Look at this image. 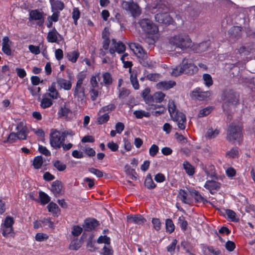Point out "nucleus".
Returning a JSON list of instances; mask_svg holds the SVG:
<instances>
[{"label": "nucleus", "instance_id": "8fccbe9b", "mask_svg": "<svg viewBox=\"0 0 255 255\" xmlns=\"http://www.w3.org/2000/svg\"><path fill=\"white\" fill-rule=\"evenodd\" d=\"M178 223L179 224L180 226L183 231H185L186 230L188 223L187 221L185 220V218L183 216H182L179 217Z\"/></svg>", "mask_w": 255, "mask_h": 255}, {"label": "nucleus", "instance_id": "603ef678", "mask_svg": "<svg viewBox=\"0 0 255 255\" xmlns=\"http://www.w3.org/2000/svg\"><path fill=\"white\" fill-rule=\"evenodd\" d=\"M219 133V130L218 129H209L205 135L206 137L209 138H212L215 137Z\"/></svg>", "mask_w": 255, "mask_h": 255}, {"label": "nucleus", "instance_id": "5fc2aeb1", "mask_svg": "<svg viewBox=\"0 0 255 255\" xmlns=\"http://www.w3.org/2000/svg\"><path fill=\"white\" fill-rule=\"evenodd\" d=\"M99 244L104 243L107 244L106 246L110 245V238L107 236H101L97 240Z\"/></svg>", "mask_w": 255, "mask_h": 255}, {"label": "nucleus", "instance_id": "4468645a", "mask_svg": "<svg viewBox=\"0 0 255 255\" xmlns=\"http://www.w3.org/2000/svg\"><path fill=\"white\" fill-rule=\"evenodd\" d=\"M209 91H203L201 88H197L191 93V97L198 100L202 101L206 99L210 96Z\"/></svg>", "mask_w": 255, "mask_h": 255}, {"label": "nucleus", "instance_id": "338daca9", "mask_svg": "<svg viewBox=\"0 0 255 255\" xmlns=\"http://www.w3.org/2000/svg\"><path fill=\"white\" fill-rule=\"evenodd\" d=\"M82 228L79 226H74L72 228V234L77 237L79 236L82 232Z\"/></svg>", "mask_w": 255, "mask_h": 255}, {"label": "nucleus", "instance_id": "6e6d98bb", "mask_svg": "<svg viewBox=\"0 0 255 255\" xmlns=\"http://www.w3.org/2000/svg\"><path fill=\"white\" fill-rule=\"evenodd\" d=\"M114 251L110 245H105L103 249V255H113Z\"/></svg>", "mask_w": 255, "mask_h": 255}, {"label": "nucleus", "instance_id": "f8f14e48", "mask_svg": "<svg viewBox=\"0 0 255 255\" xmlns=\"http://www.w3.org/2000/svg\"><path fill=\"white\" fill-rule=\"evenodd\" d=\"M182 66L183 70V73L192 75L196 73L198 70V67L194 64L188 63L186 58H184L182 61Z\"/></svg>", "mask_w": 255, "mask_h": 255}, {"label": "nucleus", "instance_id": "c85d7f7f", "mask_svg": "<svg viewBox=\"0 0 255 255\" xmlns=\"http://www.w3.org/2000/svg\"><path fill=\"white\" fill-rule=\"evenodd\" d=\"M208 45L206 42H201L199 44L194 45L193 50H195L197 53H201L205 51Z\"/></svg>", "mask_w": 255, "mask_h": 255}, {"label": "nucleus", "instance_id": "4d7b16f0", "mask_svg": "<svg viewBox=\"0 0 255 255\" xmlns=\"http://www.w3.org/2000/svg\"><path fill=\"white\" fill-rule=\"evenodd\" d=\"M238 149L237 147H233L227 153V155L231 158H236L238 155Z\"/></svg>", "mask_w": 255, "mask_h": 255}, {"label": "nucleus", "instance_id": "9b49d317", "mask_svg": "<svg viewBox=\"0 0 255 255\" xmlns=\"http://www.w3.org/2000/svg\"><path fill=\"white\" fill-rule=\"evenodd\" d=\"M14 224L13 218L7 216L4 219L3 224L1 225L2 234L5 237L13 231L12 225Z\"/></svg>", "mask_w": 255, "mask_h": 255}, {"label": "nucleus", "instance_id": "c756f323", "mask_svg": "<svg viewBox=\"0 0 255 255\" xmlns=\"http://www.w3.org/2000/svg\"><path fill=\"white\" fill-rule=\"evenodd\" d=\"M56 83L53 82L51 86L49 88L48 91H49V96L52 99H56L59 96V93L56 89Z\"/></svg>", "mask_w": 255, "mask_h": 255}, {"label": "nucleus", "instance_id": "1a4fd4ad", "mask_svg": "<svg viewBox=\"0 0 255 255\" xmlns=\"http://www.w3.org/2000/svg\"><path fill=\"white\" fill-rule=\"evenodd\" d=\"M170 5L166 0H155L152 6L151 10L153 13L168 12Z\"/></svg>", "mask_w": 255, "mask_h": 255}, {"label": "nucleus", "instance_id": "f03ea898", "mask_svg": "<svg viewBox=\"0 0 255 255\" xmlns=\"http://www.w3.org/2000/svg\"><path fill=\"white\" fill-rule=\"evenodd\" d=\"M168 111L171 119L177 123L179 129L183 130L185 128L186 118L182 112L176 111V106L173 101L168 103Z\"/></svg>", "mask_w": 255, "mask_h": 255}, {"label": "nucleus", "instance_id": "69168bd1", "mask_svg": "<svg viewBox=\"0 0 255 255\" xmlns=\"http://www.w3.org/2000/svg\"><path fill=\"white\" fill-rule=\"evenodd\" d=\"M226 213L229 218H230L232 221L235 222L237 221V220L236 218V213L230 209H227L226 210Z\"/></svg>", "mask_w": 255, "mask_h": 255}, {"label": "nucleus", "instance_id": "680f3d73", "mask_svg": "<svg viewBox=\"0 0 255 255\" xmlns=\"http://www.w3.org/2000/svg\"><path fill=\"white\" fill-rule=\"evenodd\" d=\"M80 12L78 8H74L72 12V18L74 21V24H77V20L79 18Z\"/></svg>", "mask_w": 255, "mask_h": 255}, {"label": "nucleus", "instance_id": "052dcab7", "mask_svg": "<svg viewBox=\"0 0 255 255\" xmlns=\"http://www.w3.org/2000/svg\"><path fill=\"white\" fill-rule=\"evenodd\" d=\"M212 108L211 107H206L200 110L198 114L199 117H203L208 115L211 112Z\"/></svg>", "mask_w": 255, "mask_h": 255}, {"label": "nucleus", "instance_id": "aec40b11", "mask_svg": "<svg viewBox=\"0 0 255 255\" xmlns=\"http://www.w3.org/2000/svg\"><path fill=\"white\" fill-rule=\"evenodd\" d=\"M112 44L114 45V48L116 49V52L118 53H124L126 50L125 45L121 41L117 42L116 40L113 39L112 40Z\"/></svg>", "mask_w": 255, "mask_h": 255}, {"label": "nucleus", "instance_id": "bf43d9fd", "mask_svg": "<svg viewBox=\"0 0 255 255\" xmlns=\"http://www.w3.org/2000/svg\"><path fill=\"white\" fill-rule=\"evenodd\" d=\"M100 73H99L96 74L95 76H93L90 79V84L92 86V88L95 89L96 87H98V83L97 81V77L99 78L100 76Z\"/></svg>", "mask_w": 255, "mask_h": 255}, {"label": "nucleus", "instance_id": "a878e982", "mask_svg": "<svg viewBox=\"0 0 255 255\" xmlns=\"http://www.w3.org/2000/svg\"><path fill=\"white\" fill-rule=\"evenodd\" d=\"M220 183L218 182H217L216 181H213V180H208L206 181V182L205 184L204 187L209 190L210 191H211L212 190H217L220 188Z\"/></svg>", "mask_w": 255, "mask_h": 255}, {"label": "nucleus", "instance_id": "0e129e2a", "mask_svg": "<svg viewBox=\"0 0 255 255\" xmlns=\"http://www.w3.org/2000/svg\"><path fill=\"white\" fill-rule=\"evenodd\" d=\"M152 223L153 224V227L155 230L159 231L160 230L161 222L159 219L155 218H152Z\"/></svg>", "mask_w": 255, "mask_h": 255}, {"label": "nucleus", "instance_id": "5701e85b", "mask_svg": "<svg viewBox=\"0 0 255 255\" xmlns=\"http://www.w3.org/2000/svg\"><path fill=\"white\" fill-rule=\"evenodd\" d=\"M57 83L60 88H63L66 90H70L72 87V84L70 81L61 78H57Z\"/></svg>", "mask_w": 255, "mask_h": 255}, {"label": "nucleus", "instance_id": "cd10ccee", "mask_svg": "<svg viewBox=\"0 0 255 255\" xmlns=\"http://www.w3.org/2000/svg\"><path fill=\"white\" fill-rule=\"evenodd\" d=\"M133 50L137 57H141L143 54H146L143 48L138 44L133 43L132 45Z\"/></svg>", "mask_w": 255, "mask_h": 255}, {"label": "nucleus", "instance_id": "2eb2a0df", "mask_svg": "<svg viewBox=\"0 0 255 255\" xmlns=\"http://www.w3.org/2000/svg\"><path fill=\"white\" fill-rule=\"evenodd\" d=\"M16 130H17L16 133L17 135V139L20 140L26 139L28 129L27 127L23 125V123L20 122L17 124L16 127Z\"/></svg>", "mask_w": 255, "mask_h": 255}, {"label": "nucleus", "instance_id": "dca6fc26", "mask_svg": "<svg viewBox=\"0 0 255 255\" xmlns=\"http://www.w3.org/2000/svg\"><path fill=\"white\" fill-rule=\"evenodd\" d=\"M127 221L129 223H134L137 225H143L146 220L141 215H130L127 217Z\"/></svg>", "mask_w": 255, "mask_h": 255}, {"label": "nucleus", "instance_id": "774afa93", "mask_svg": "<svg viewBox=\"0 0 255 255\" xmlns=\"http://www.w3.org/2000/svg\"><path fill=\"white\" fill-rule=\"evenodd\" d=\"M70 110L65 106L61 107L59 111L58 114L63 117H66L70 113Z\"/></svg>", "mask_w": 255, "mask_h": 255}, {"label": "nucleus", "instance_id": "393cba45", "mask_svg": "<svg viewBox=\"0 0 255 255\" xmlns=\"http://www.w3.org/2000/svg\"><path fill=\"white\" fill-rule=\"evenodd\" d=\"M62 187L61 182L59 180H56L52 183L51 191L55 195H59L61 193Z\"/></svg>", "mask_w": 255, "mask_h": 255}, {"label": "nucleus", "instance_id": "20e7f679", "mask_svg": "<svg viewBox=\"0 0 255 255\" xmlns=\"http://www.w3.org/2000/svg\"><path fill=\"white\" fill-rule=\"evenodd\" d=\"M243 136L242 127L239 124H231L228 129L227 139L230 142H240Z\"/></svg>", "mask_w": 255, "mask_h": 255}, {"label": "nucleus", "instance_id": "a18cd8bd", "mask_svg": "<svg viewBox=\"0 0 255 255\" xmlns=\"http://www.w3.org/2000/svg\"><path fill=\"white\" fill-rule=\"evenodd\" d=\"M53 165L59 171H63L66 168V165L58 160L53 162Z\"/></svg>", "mask_w": 255, "mask_h": 255}, {"label": "nucleus", "instance_id": "4c0bfd02", "mask_svg": "<svg viewBox=\"0 0 255 255\" xmlns=\"http://www.w3.org/2000/svg\"><path fill=\"white\" fill-rule=\"evenodd\" d=\"M165 97L164 94L161 92H156L153 95L154 103H160L163 101Z\"/></svg>", "mask_w": 255, "mask_h": 255}, {"label": "nucleus", "instance_id": "c03bdc74", "mask_svg": "<svg viewBox=\"0 0 255 255\" xmlns=\"http://www.w3.org/2000/svg\"><path fill=\"white\" fill-rule=\"evenodd\" d=\"M133 114L137 119H141L143 117H149L150 116L149 113L143 110L135 111L133 112Z\"/></svg>", "mask_w": 255, "mask_h": 255}, {"label": "nucleus", "instance_id": "e433bc0d", "mask_svg": "<svg viewBox=\"0 0 255 255\" xmlns=\"http://www.w3.org/2000/svg\"><path fill=\"white\" fill-rule=\"evenodd\" d=\"M130 81L134 89L135 90H138L139 88V85L137 79L136 73L131 74L130 76Z\"/></svg>", "mask_w": 255, "mask_h": 255}, {"label": "nucleus", "instance_id": "37998d69", "mask_svg": "<svg viewBox=\"0 0 255 255\" xmlns=\"http://www.w3.org/2000/svg\"><path fill=\"white\" fill-rule=\"evenodd\" d=\"M165 225L167 232L171 233L174 231V225L171 219H166L165 221Z\"/></svg>", "mask_w": 255, "mask_h": 255}, {"label": "nucleus", "instance_id": "39448f33", "mask_svg": "<svg viewBox=\"0 0 255 255\" xmlns=\"http://www.w3.org/2000/svg\"><path fill=\"white\" fill-rule=\"evenodd\" d=\"M85 76L80 73L77 76L78 80L76 83V86L74 90V96L77 99L79 102L83 103L85 98V88L82 86L83 80Z\"/></svg>", "mask_w": 255, "mask_h": 255}, {"label": "nucleus", "instance_id": "4be33fe9", "mask_svg": "<svg viewBox=\"0 0 255 255\" xmlns=\"http://www.w3.org/2000/svg\"><path fill=\"white\" fill-rule=\"evenodd\" d=\"M51 5L52 11L62 10L64 7V4L63 2L58 0H49Z\"/></svg>", "mask_w": 255, "mask_h": 255}, {"label": "nucleus", "instance_id": "b1692460", "mask_svg": "<svg viewBox=\"0 0 255 255\" xmlns=\"http://www.w3.org/2000/svg\"><path fill=\"white\" fill-rule=\"evenodd\" d=\"M57 35H59V33L56 30L55 28L54 27L48 33L47 36V41L50 43L57 42L58 39Z\"/></svg>", "mask_w": 255, "mask_h": 255}, {"label": "nucleus", "instance_id": "f257e3e1", "mask_svg": "<svg viewBox=\"0 0 255 255\" xmlns=\"http://www.w3.org/2000/svg\"><path fill=\"white\" fill-rule=\"evenodd\" d=\"M169 43L182 50L193 47L191 38L185 33H180L171 37L169 39Z\"/></svg>", "mask_w": 255, "mask_h": 255}, {"label": "nucleus", "instance_id": "bb28decb", "mask_svg": "<svg viewBox=\"0 0 255 255\" xmlns=\"http://www.w3.org/2000/svg\"><path fill=\"white\" fill-rule=\"evenodd\" d=\"M190 192L191 195L194 197L196 202H203V203L207 202V200L204 199L197 191L192 190Z\"/></svg>", "mask_w": 255, "mask_h": 255}, {"label": "nucleus", "instance_id": "412c9836", "mask_svg": "<svg viewBox=\"0 0 255 255\" xmlns=\"http://www.w3.org/2000/svg\"><path fill=\"white\" fill-rule=\"evenodd\" d=\"M139 59V62L143 66L146 67H151L153 66V63L150 59L148 57L146 54H143L141 57H138Z\"/></svg>", "mask_w": 255, "mask_h": 255}, {"label": "nucleus", "instance_id": "13d9d810", "mask_svg": "<svg viewBox=\"0 0 255 255\" xmlns=\"http://www.w3.org/2000/svg\"><path fill=\"white\" fill-rule=\"evenodd\" d=\"M181 246L183 248V249L186 251L187 253H190L191 252L193 249V247L192 245L187 241H182L181 242Z\"/></svg>", "mask_w": 255, "mask_h": 255}, {"label": "nucleus", "instance_id": "f704fd0d", "mask_svg": "<svg viewBox=\"0 0 255 255\" xmlns=\"http://www.w3.org/2000/svg\"><path fill=\"white\" fill-rule=\"evenodd\" d=\"M183 167L187 174L189 175H193L194 173V168L193 166L188 161H184L183 163Z\"/></svg>", "mask_w": 255, "mask_h": 255}, {"label": "nucleus", "instance_id": "6e6552de", "mask_svg": "<svg viewBox=\"0 0 255 255\" xmlns=\"http://www.w3.org/2000/svg\"><path fill=\"white\" fill-rule=\"evenodd\" d=\"M64 142L61 135V132L56 129H52L50 134V143L55 149L60 148Z\"/></svg>", "mask_w": 255, "mask_h": 255}, {"label": "nucleus", "instance_id": "423d86ee", "mask_svg": "<svg viewBox=\"0 0 255 255\" xmlns=\"http://www.w3.org/2000/svg\"><path fill=\"white\" fill-rule=\"evenodd\" d=\"M138 24L142 30L145 33L154 35L158 32V28L151 20L147 18L139 20Z\"/></svg>", "mask_w": 255, "mask_h": 255}, {"label": "nucleus", "instance_id": "864d4df0", "mask_svg": "<svg viewBox=\"0 0 255 255\" xmlns=\"http://www.w3.org/2000/svg\"><path fill=\"white\" fill-rule=\"evenodd\" d=\"M130 94L129 90L123 88L120 89L119 98L120 99H125Z\"/></svg>", "mask_w": 255, "mask_h": 255}, {"label": "nucleus", "instance_id": "6ab92c4d", "mask_svg": "<svg viewBox=\"0 0 255 255\" xmlns=\"http://www.w3.org/2000/svg\"><path fill=\"white\" fill-rule=\"evenodd\" d=\"M176 85V82L174 81H164L159 82L157 84L156 87L158 89L163 90H167Z\"/></svg>", "mask_w": 255, "mask_h": 255}, {"label": "nucleus", "instance_id": "473e14b6", "mask_svg": "<svg viewBox=\"0 0 255 255\" xmlns=\"http://www.w3.org/2000/svg\"><path fill=\"white\" fill-rule=\"evenodd\" d=\"M125 171L127 175L130 176L132 180H136L137 179V174L135 172V169L131 168L128 165L125 166Z\"/></svg>", "mask_w": 255, "mask_h": 255}, {"label": "nucleus", "instance_id": "a19ab883", "mask_svg": "<svg viewBox=\"0 0 255 255\" xmlns=\"http://www.w3.org/2000/svg\"><path fill=\"white\" fill-rule=\"evenodd\" d=\"M103 82L107 86L111 85L113 82V79L111 74L109 72H105L103 74Z\"/></svg>", "mask_w": 255, "mask_h": 255}, {"label": "nucleus", "instance_id": "a211bd4d", "mask_svg": "<svg viewBox=\"0 0 255 255\" xmlns=\"http://www.w3.org/2000/svg\"><path fill=\"white\" fill-rule=\"evenodd\" d=\"M11 41H10L8 37L4 36L2 39V51L8 56L11 55V50L10 48V44Z\"/></svg>", "mask_w": 255, "mask_h": 255}, {"label": "nucleus", "instance_id": "09e8293b", "mask_svg": "<svg viewBox=\"0 0 255 255\" xmlns=\"http://www.w3.org/2000/svg\"><path fill=\"white\" fill-rule=\"evenodd\" d=\"M203 78L205 81V84L207 87H210L213 84V80L211 76L209 74H204Z\"/></svg>", "mask_w": 255, "mask_h": 255}, {"label": "nucleus", "instance_id": "72a5a7b5", "mask_svg": "<svg viewBox=\"0 0 255 255\" xmlns=\"http://www.w3.org/2000/svg\"><path fill=\"white\" fill-rule=\"evenodd\" d=\"M79 52L77 51L69 52L67 54V57L69 61L75 63L78 58L79 57Z\"/></svg>", "mask_w": 255, "mask_h": 255}, {"label": "nucleus", "instance_id": "e2e57ef3", "mask_svg": "<svg viewBox=\"0 0 255 255\" xmlns=\"http://www.w3.org/2000/svg\"><path fill=\"white\" fill-rule=\"evenodd\" d=\"M159 151V147L156 144L151 145L149 149V153L151 156L154 157Z\"/></svg>", "mask_w": 255, "mask_h": 255}, {"label": "nucleus", "instance_id": "0eeeda50", "mask_svg": "<svg viewBox=\"0 0 255 255\" xmlns=\"http://www.w3.org/2000/svg\"><path fill=\"white\" fill-rule=\"evenodd\" d=\"M122 8L129 12L134 18L139 16L141 14V8L137 3L133 0L123 1L122 3Z\"/></svg>", "mask_w": 255, "mask_h": 255}, {"label": "nucleus", "instance_id": "7c9ffc66", "mask_svg": "<svg viewBox=\"0 0 255 255\" xmlns=\"http://www.w3.org/2000/svg\"><path fill=\"white\" fill-rule=\"evenodd\" d=\"M144 185L149 189H152L156 187V184L154 183L150 174L147 175L145 179Z\"/></svg>", "mask_w": 255, "mask_h": 255}, {"label": "nucleus", "instance_id": "ea45409f", "mask_svg": "<svg viewBox=\"0 0 255 255\" xmlns=\"http://www.w3.org/2000/svg\"><path fill=\"white\" fill-rule=\"evenodd\" d=\"M116 106L114 104H110L107 106H104L102 107L99 111V114H102L105 112H107V113H109L112 111H114L116 109Z\"/></svg>", "mask_w": 255, "mask_h": 255}, {"label": "nucleus", "instance_id": "2f4dec72", "mask_svg": "<svg viewBox=\"0 0 255 255\" xmlns=\"http://www.w3.org/2000/svg\"><path fill=\"white\" fill-rule=\"evenodd\" d=\"M188 193L183 189H180L179 191L178 197L180 199L182 202L185 204H189L190 201L187 198Z\"/></svg>", "mask_w": 255, "mask_h": 255}, {"label": "nucleus", "instance_id": "de8ad7c7", "mask_svg": "<svg viewBox=\"0 0 255 255\" xmlns=\"http://www.w3.org/2000/svg\"><path fill=\"white\" fill-rule=\"evenodd\" d=\"M183 73V67L182 66V63L179 66L176 67L174 68L171 72V75L174 76H178L181 74Z\"/></svg>", "mask_w": 255, "mask_h": 255}, {"label": "nucleus", "instance_id": "f3484780", "mask_svg": "<svg viewBox=\"0 0 255 255\" xmlns=\"http://www.w3.org/2000/svg\"><path fill=\"white\" fill-rule=\"evenodd\" d=\"M99 225L98 221L95 219H86L84 221L83 228L86 231H91Z\"/></svg>", "mask_w": 255, "mask_h": 255}, {"label": "nucleus", "instance_id": "c9c22d12", "mask_svg": "<svg viewBox=\"0 0 255 255\" xmlns=\"http://www.w3.org/2000/svg\"><path fill=\"white\" fill-rule=\"evenodd\" d=\"M98 115L99 116L97 118V120L99 125H102L105 123H107L110 119V117L108 113H105L103 115H101V114H99V112Z\"/></svg>", "mask_w": 255, "mask_h": 255}, {"label": "nucleus", "instance_id": "49530a36", "mask_svg": "<svg viewBox=\"0 0 255 255\" xmlns=\"http://www.w3.org/2000/svg\"><path fill=\"white\" fill-rule=\"evenodd\" d=\"M81 247V243L78 240H73L70 245L69 249L71 250H78Z\"/></svg>", "mask_w": 255, "mask_h": 255}, {"label": "nucleus", "instance_id": "ddd939ff", "mask_svg": "<svg viewBox=\"0 0 255 255\" xmlns=\"http://www.w3.org/2000/svg\"><path fill=\"white\" fill-rule=\"evenodd\" d=\"M168 12H157L154 15L156 21L165 24H169L172 22V18L168 13Z\"/></svg>", "mask_w": 255, "mask_h": 255}, {"label": "nucleus", "instance_id": "58836bf2", "mask_svg": "<svg viewBox=\"0 0 255 255\" xmlns=\"http://www.w3.org/2000/svg\"><path fill=\"white\" fill-rule=\"evenodd\" d=\"M43 162L42 157L41 156H38L34 158L33 165L34 168L38 169L41 168Z\"/></svg>", "mask_w": 255, "mask_h": 255}, {"label": "nucleus", "instance_id": "79ce46f5", "mask_svg": "<svg viewBox=\"0 0 255 255\" xmlns=\"http://www.w3.org/2000/svg\"><path fill=\"white\" fill-rule=\"evenodd\" d=\"M39 196L41 204L45 205L50 201V197L48 195L42 191H40L39 192Z\"/></svg>", "mask_w": 255, "mask_h": 255}, {"label": "nucleus", "instance_id": "9d476101", "mask_svg": "<svg viewBox=\"0 0 255 255\" xmlns=\"http://www.w3.org/2000/svg\"><path fill=\"white\" fill-rule=\"evenodd\" d=\"M29 21H36L39 26H43L44 23V13L38 9L31 10L29 12Z\"/></svg>", "mask_w": 255, "mask_h": 255}, {"label": "nucleus", "instance_id": "3c124183", "mask_svg": "<svg viewBox=\"0 0 255 255\" xmlns=\"http://www.w3.org/2000/svg\"><path fill=\"white\" fill-rule=\"evenodd\" d=\"M52 104V101L51 99L49 98H43L41 101V107L45 109L48 107H50Z\"/></svg>", "mask_w": 255, "mask_h": 255}, {"label": "nucleus", "instance_id": "7ed1b4c3", "mask_svg": "<svg viewBox=\"0 0 255 255\" xmlns=\"http://www.w3.org/2000/svg\"><path fill=\"white\" fill-rule=\"evenodd\" d=\"M222 100L223 101V107L236 105L239 101V95L232 89H226L223 92Z\"/></svg>", "mask_w": 255, "mask_h": 255}]
</instances>
